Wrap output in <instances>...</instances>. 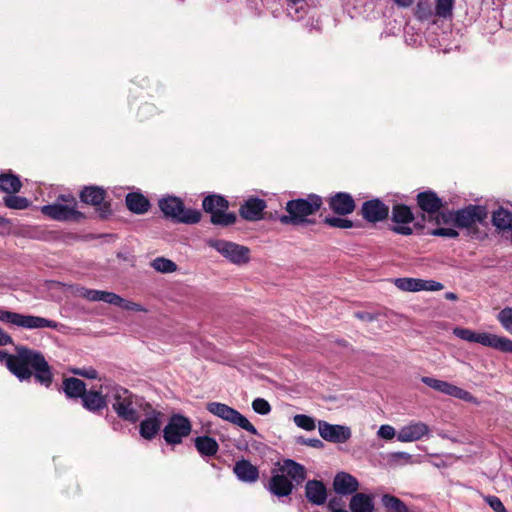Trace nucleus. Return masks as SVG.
<instances>
[{
  "mask_svg": "<svg viewBox=\"0 0 512 512\" xmlns=\"http://www.w3.org/2000/svg\"><path fill=\"white\" fill-rule=\"evenodd\" d=\"M8 369L19 379H28L34 371L35 378L45 386L52 382V373L41 354H0Z\"/></svg>",
  "mask_w": 512,
  "mask_h": 512,
  "instance_id": "nucleus-1",
  "label": "nucleus"
},
{
  "mask_svg": "<svg viewBox=\"0 0 512 512\" xmlns=\"http://www.w3.org/2000/svg\"><path fill=\"white\" fill-rule=\"evenodd\" d=\"M101 390L106 391V396L112 404V408L121 419L135 423L148 408L150 403L142 397L133 395L129 390L118 385L101 386Z\"/></svg>",
  "mask_w": 512,
  "mask_h": 512,
  "instance_id": "nucleus-2",
  "label": "nucleus"
},
{
  "mask_svg": "<svg viewBox=\"0 0 512 512\" xmlns=\"http://www.w3.org/2000/svg\"><path fill=\"white\" fill-rule=\"evenodd\" d=\"M306 479V469L303 465L291 459H286L276 472H273L267 488L277 497H285L292 493L294 484L299 485Z\"/></svg>",
  "mask_w": 512,
  "mask_h": 512,
  "instance_id": "nucleus-3",
  "label": "nucleus"
},
{
  "mask_svg": "<svg viewBox=\"0 0 512 512\" xmlns=\"http://www.w3.org/2000/svg\"><path fill=\"white\" fill-rule=\"evenodd\" d=\"M322 205L321 197L311 194L305 199L290 200L286 203L287 215H281L279 221L282 224L300 225L309 223L307 217L315 214Z\"/></svg>",
  "mask_w": 512,
  "mask_h": 512,
  "instance_id": "nucleus-4",
  "label": "nucleus"
},
{
  "mask_svg": "<svg viewBox=\"0 0 512 512\" xmlns=\"http://www.w3.org/2000/svg\"><path fill=\"white\" fill-rule=\"evenodd\" d=\"M41 212L46 217L60 222L78 221L84 217L77 210V201L72 195H60L55 203L42 206Z\"/></svg>",
  "mask_w": 512,
  "mask_h": 512,
  "instance_id": "nucleus-5",
  "label": "nucleus"
},
{
  "mask_svg": "<svg viewBox=\"0 0 512 512\" xmlns=\"http://www.w3.org/2000/svg\"><path fill=\"white\" fill-rule=\"evenodd\" d=\"M159 208L165 217L179 223L195 224L201 219V213L198 210L186 209L182 200L175 196H168L159 200Z\"/></svg>",
  "mask_w": 512,
  "mask_h": 512,
  "instance_id": "nucleus-6",
  "label": "nucleus"
},
{
  "mask_svg": "<svg viewBox=\"0 0 512 512\" xmlns=\"http://www.w3.org/2000/svg\"><path fill=\"white\" fill-rule=\"evenodd\" d=\"M453 333L460 339L479 343L485 347L501 352H512V340L487 332H474L466 328H455Z\"/></svg>",
  "mask_w": 512,
  "mask_h": 512,
  "instance_id": "nucleus-7",
  "label": "nucleus"
},
{
  "mask_svg": "<svg viewBox=\"0 0 512 512\" xmlns=\"http://www.w3.org/2000/svg\"><path fill=\"white\" fill-rule=\"evenodd\" d=\"M203 208L211 214V222L215 225L229 226L235 223L236 215L227 213L228 201L219 195H210L204 198Z\"/></svg>",
  "mask_w": 512,
  "mask_h": 512,
  "instance_id": "nucleus-8",
  "label": "nucleus"
},
{
  "mask_svg": "<svg viewBox=\"0 0 512 512\" xmlns=\"http://www.w3.org/2000/svg\"><path fill=\"white\" fill-rule=\"evenodd\" d=\"M206 409L213 415L227 421L233 425H236L247 432L257 435L258 431L249 420L234 408L220 402H210L207 404Z\"/></svg>",
  "mask_w": 512,
  "mask_h": 512,
  "instance_id": "nucleus-9",
  "label": "nucleus"
},
{
  "mask_svg": "<svg viewBox=\"0 0 512 512\" xmlns=\"http://www.w3.org/2000/svg\"><path fill=\"white\" fill-rule=\"evenodd\" d=\"M207 244L233 264L244 265L250 260V250L246 246L222 239H210Z\"/></svg>",
  "mask_w": 512,
  "mask_h": 512,
  "instance_id": "nucleus-10",
  "label": "nucleus"
},
{
  "mask_svg": "<svg viewBox=\"0 0 512 512\" xmlns=\"http://www.w3.org/2000/svg\"><path fill=\"white\" fill-rule=\"evenodd\" d=\"M441 218L445 223L453 218L458 227L471 228L477 223H482L487 218V210L483 206L469 205L454 214H441Z\"/></svg>",
  "mask_w": 512,
  "mask_h": 512,
  "instance_id": "nucleus-11",
  "label": "nucleus"
},
{
  "mask_svg": "<svg viewBox=\"0 0 512 512\" xmlns=\"http://www.w3.org/2000/svg\"><path fill=\"white\" fill-rule=\"evenodd\" d=\"M0 320L3 322L11 323L13 325L34 329V328H55L57 323L48 320L46 318L32 316V315H22L15 312L6 311L0 309Z\"/></svg>",
  "mask_w": 512,
  "mask_h": 512,
  "instance_id": "nucleus-12",
  "label": "nucleus"
},
{
  "mask_svg": "<svg viewBox=\"0 0 512 512\" xmlns=\"http://www.w3.org/2000/svg\"><path fill=\"white\" fill-rule=\"evenodd\" d=\"M191 432V423L182 415H173L165 426L164 439L169 444H179Z\"/></svg>",
  "mask_w": 512,
  "mask_h": 512,
  "instance_id": "nucleus-13",
  "label": "nucleus"
},
{
  "mask_svg": "<svg viewBox=\"0 0 512 512\" xmlns=\"http://www.w3.org/2000/svg\"><path fill=\"white\" fill-rule=\"evenodd\" d=\"M421 381L430 388L439 391L443 394L467 401L473 402L475 399L472 394L460 387L450 384L446 381L438 380L432 377H422Z\"/></svg>",
  "mask_w": 512,
  "mask_h": 512,
  "instance_id": "nucleus-14",
  "label": "nucleus"
},
{
  "mask_svg": "<svg viewBox=\"0 0 512 512\" xmlns=\"http://www.w3.org/2000/svg\"><path fill=\"white\" fill-rule=\"evenodd\" d=\"M320 436L329 442L344 443L351 437V430L344 425L330 424L326 421H318Z\"/></svg>",
  "mask_w": 512,
  "mask_h": 512,
  "instance_id": "nucleus-15",
  "label": "nucleus"
},
{
  "mask_svg": "<svg viewBox=\"0 0 512 512\" xmlns=\"http://www.w3.org/2000/svg\"><path fill=\"white\" fill-rule=\"evenodd\" d=\"M142 416L145 419L140 423V435L145 439H152L160 430L163 414L149 405Z\"/></svg>",
  "mask_w": 512,
  "mask_h": 512,
  "instance_id": "nucleus-16",
  "label": "nucleus"
},
{
  "mask_svg": "<svg viewBox=\"0 0 512 512\" xmlns=\"http://www.w3.org/2000/svg\"><path fill=\"white\" fill-rule=\"evenodd\" d=\"M414 217L410 208L406 205L398 204L392 209V220L398 224L393 228V231L401 235L412 234V229L406 224L413 221Z\"/></svg>",
  "mask_w": 512,
  "mask_h": 512,
  "instance_id": "nucleus-17",
  "label": "nucleus"
},
{
  "mask_svg": "<svg viewBox=\"0 0 512 512\" xmlns=\"http://www.w3.org/2000/svg\"><path fill=\"white\" fill-rule=\"evenodd\" d=\"M361 213L365 220L375 223L387 218L389 207L379 199H373L363 203Z\"/></svg>",
  "mask_w": 512,
  "mask_h": 512,
  "instance_id": "nucleus-18",
  "label": "nucleus"
},
{
  "mask_svg": "<svg viewBox=\"0 0 512 512\" xmlns=\"http://www.w3.org/2000/svg\"><path fill=\"white\" fill-rule=\"evenodd\" d=\"M429 427L424 422H410L400 428L397 432V439L400 442H414L428 435Z\"/></svg>",
  "mask_w": 512,
  "mask_h": 512,
  "instance_id": "nucleus-19",
  "label": "nucleus"
},
{
  "mask_svg": "<svg viewBox=\"0 0 512 512\" xmlns=\"http://www.w3.org/2000/svg\"><path fill=\"white\" fill-rule=\"evenodd\" d=\"M266 208L264 200L250 197L240 207L239 212L242 218L248 221H257L262 219V213Z\"/></svg>",
  "mask_w": 512,
  "mask_h": 512,
  "instance_id": "nucleus-20",
  "label": "nucleus"
},
{
  "mask_svg": "<svg viewBox=\"0 0 512 512\" xmlns=\"http://www.w3.org/2000/svg\"><path fill=\"white\" fill-rule=\"evenodd\" d=\"M333 488L337 494L354 495L359 489V482L353 475L346 472H339L334 478Z\"/></svg>",
  "mask_w": 512,
  "mask_h": 512,
  "instance_id": "nucleus-21",
  "label": "nucleus"
},
{
  "mask_svg": "<svg viewBox=\"0 0 512 512\" xmlns=\"http://www.w3.org/2000/svg\"><path fill=\"white\" fill-rule=\"evenodd\" d=\"M417 203L421 210L428 213L430 217L436 215L437 222H440L437 214L442 207V200L434 192L426 191L419 193Z\"/></svg>",
  "mask_w": 512,
  "mask_h": 512,
  "instance_id": "nucleus-22",
  "label": "nucleus"
},
{
  "mask_svg": "<svg viewBox=\"0 0 512 512\" xmlns=\"http://www.w3.org/2000/svg\"><path fill=\"white\" fill-rule=\"evenodd\" d=\"M305 496L313 505H323L327 500L325 485L318 480H309L305 485Z\"/></svg>",
  "mask_w": 512,
  "mask_h": 512,
  "instance_id": "nucleus-23",
  "label": "nucleus"
},
{
  "mask_svg": "<svg viewBox=\"0 0 512 512\" xmlns=\"http://www.w3.org/2000/svg\"><path fill=\"white\" fill-rule=\"evenodd\" d=\"M329 206L335 213L347 215L354 211L355 202L350 194L339 192L330 198Z\"/></svg>",
  "mask_w": 512,
  "mask_h": 512,
  "instance_id": "nucleus-24",
  "label": "nucleus"
},
{
  "mask_svg": "<svg viewBox=\"0 0 512 512\" xmlns=\"http://www.w3.org/2000/svg\"><path fill=\"white\" fill-rule=\"evenodd\" d=\"M233 472L243 482L254 483L259 478V470L250 461L242 459L235 463Z\"/></svg>",
  "mask_w": 512,
  "mask_h": 512,
  "instance_id": "nucleus-25",
  "label": "nucleus"
},
{
  "mask_svg": "<svg viewBox=\"0 0 512 512\" xmlns=\"http://www.w3.org/2000/svg\"><path fill=\"white\" fill-rule=\"evenodd\" d=\"M351 512H373L374 497L370 494L355 493L349 502Z\"/></svg>",
  "mask_w": 512,
  "mask_h": 512,
  "instance_id": "nucleus-26",
  "label": "nucleus"
},
{
  "mask_svg": "<svg viewBox=\"0 0 512 512\" xmlns=\"http://www.w3.org/2000/svg\"><path fill=\"white\" fill-rule=\"evenodd\" d=\"M108 398L106 395L103 396L101 392L98 391H86L85 394L82 396V403L83 406L92 412L98 411L103 409L106 404Z\"/></svg>",
  "mask_w": 512,
  "mask_h": 512,
  "instance_id": "nucleus-27",
  "label": "nucleus"
},
{
  "mask_svg": "<svg viewBox=\"0 0 512 512\" xmlns=\"http://www.w3.org/2000/svg\"><path fill=\"white\" fill-rule=\"evenodd\" d=\"M126 205L130 211L136 214H143L147 212L150 207L148 199L140 193H128L126 196Z\"/></svg>",
  "mask_w": 512,
  "mask_h": 512,
  "instance_id": "nucleus-28",
  "label": "nucleus"
},
{
  "mask_svg": "<svg viewBox=\"0 0 512 512\" xmlns=\"http://www.w3.org/2000/svg\"><path fill=\"white\" fill-rule=\"evenodd\" d=\"M197 451L202 456H214L218 452L219 445L214 438L209 436H199L194 440Z\"/></svg>",
  "mask_w": 512,
  "mask_h": 512,
  "instance_id": "nucleus-29",
  "label": "nucleus"
},
{
  "mask_svg": "<svg viewBox=\"0 0 512 512\" xmlns=\"http://www.w3.org/2000/svg\"><path fill=\"white\" fill-rule=\"evenodd\" d=\"M105 198V191L97 186L84 188L80 193V199L86 204L93 206L100 205Z\"/></svg>",
  "mask_w": 512,
  "mask_h": 512,
  "instance_id": "nucleus-30",
  "label": "nucleus"
},
{
  "mask_svg": "<svg viewBox=\"0 0 512 512\" xmlns=\"http://www.w3.org/2000/svg\"><path fill=\"white\" fill-rule=\"evenodd\" d=\"M63 391L69 398H82L86 392V385L78 378H67L63 381Z\"/></svg>",
  "mask_w": 512,
  "mask_h": 512,
  "instance_id": "nucleus-31",
  "label": "nucleus"
},
{
  "mask_svg": "<svg viewBox=\"0 0 512 512\" xmlns=\"http://www.w3.org/2000/svg\"><path fill=\"white\" fill-rule=\"evenodd\" d=\"M22 183L20 179L12 173H3L0 175V190L7 194H15L20 191Z\"/></svg>",
  "mask_w": 512,
  "mask_h": 512,
  "instance_id": "nucleus-32",
  "label": "nucleus"
},
{
  "mask_svg": "<svg viewBox=\"0 0 512 512\" xmlns=\"http://www.w3.org/2000/svg\"><path fill=\"white\" fill-rule=\"evenodd\" d=\"M492 222L500 230L512 231V212L500 208L493 213Z\"/></svg>",
  "mask_w": 512,
  "mask_h": 512,
  "instance_id": "nucleus-33",
  "label": "nucleus"
},
{
  "mask_svg": "<svg viewBox=\"0 0 512 512\" xmlns=\"http://www.w3.org/2000/svg\"><path fill=\"white\" fill-rule=\"evenodd\" d=\"M381 501L383 506L389 511L408 512V508L405 503L393 495L385 494L382 496Z\"/></svg>",
  "mask_w": 512,
  "mask_h": 512,
  "instance_id": "nucleus-34",
  "label": "nucleus"
},
{
  "mask_svg": "<svg viewBox=\"0 0 512 512\" xmlns=\"http://www.w3.org/2000/svg\"><path fill=\"white\" fill-rule=\"evenodd\" d=\"M395 285L397 288L403 291L416 292L423 290L422 279L397 278L395 280Z\"/></svg>",
  "mask_w": 512,
  "mask_h": 512,
  "instance_id": "nucleus-35",
  "label": "nucleus"
},
{
  "mask_svg": "<svg viewBox=\"0 0 512 512\" xmlns=\"http://www.w3.org/2000/svg\"><path fill=\"white\" fill-rule=\"evenodd\" d=\"M392 315V312H368V311H357L354 313V316L366 323L378 321L382 322L387 320Z\"/></svg>",
  "mask_w": 512,
  "mask_h": 512,
  "instance_id": "nucleus-36",
  "label": "nucleus"
},
{
  "mask_svg": "<svg viewBox=\"0 0 512 512\" xmlns=\"http://www.w3.org/2000/svg\"><path fill=\"white\" fill-rule=\"evenodd\" d=\"M151 267L160 273H173L177 270V264L170 259L157 257L151 262Z\"/></svg>",
  "mask_w": 512,
  "mask_h": 512,
  "instance_id": "nucleus-37",
  "label": "nucleus"
},
{
  "mask_svg": "<svg viewBox=\"0 0 512 512\" xmlns=\"http://www.w3.org/2000/svg\"><path fill=\"white\" fill-rule=\"evenodd\" d=\"M453 8L454 0H435V15L440 18H450Z\"/></svg>",
  "mask_w": 512,
  "mask_h": 512,
  "instance_id": "nucleus-38",
  "label": "nucleus"
},
{
  "mask_svg": "<svg viewBox=\"0 0 512 512\" xmlns=\"http://www.w3.org/2000/svg\"><path fill=\"white\" fill-rule=\"evenodd\" d=\"M3 200L6 207L15 210H24L30 205L27 198L16 195L6 196Z\"/></svg>",
  "mask_w": 512,
  "mask_h": 512,
  "instance_id": "nucleus-39",
  "label": "nucleus"
},
{
  "mask_svg": "<svg viewBox=\"0 0 512 512\" xmlns=\"http://www.w3.org/2000/svg\"><path fill=\"white\" fill-rule=\"evenodd\" d=\"M295 425L306 431H313L316 428V421L311 416L305 414H297L293 417Z\"/></svg>",
  "mask_w": 512,
  "mask_h": 512,
  "instance_id": "nucleus-40",
  "label": "nucleus"
},
{
  "mask_svg": "<svg viewBox=\"0 0 512 512\" xmlns=\"http://www.w3.org/2000/svg\"><path fill=\"white\" fill-rule=\"evenodd\" d=\"M497 320L500 322L502 327L508 331L510 334H512V308L511 307H505L502 309L498 315Z\"/></svg>",
  "mask_w": 512,
  "mask_h": 512,
  "instance_id": "nucleus-41",
  "label": "nucleus"
},
{
  "mask_svg": "<svg viewBox=\"0 0 512 512\" xmlns=\"http://www.w3.org/2000/svg\"><path fill=\"white\" fill-rule=\"evenodd\" d=\"M105 292L106 291L82 288L79 291V295L89 301H93V302L102 301L103 302Z\"/></svg>",
  "mask_w": 512,
  "mask_h": 512,
  "instance_id": "nucleus-42",
  "label": "nucleus"
},
{
  "mask_svg": "<svg viewBox=\"0 0 512 512\" xmlns=\"http://www.w3.org/2000/svg\"><path fill=\"white\" fill-rule=\"evenodd\" d=\"M324 222L325 224L335 228L348 229L353 227L352 221L340 217H326Z\"/></svg>",
  "mask_w": 512,
  "mask_h": 512,
  "instance_id": "nucleus-43",
  "label": "nucleus"
},
{
  "mask_svg": "<svg viewBox=\"0 0 512 512\" xmlns=\"http://www.w3.org/2000/svg\"><path fill=\"white\" fill-rule=\"evenodd\" d=\"M252 408L256 413L260 415H267L271 412L270 404L263 398L254 399L252 402Z\"/></svg>",
  "mask_w": 512,
  "mask_h": 512,
  "instance_id": "nucleus-44",
  "label": "nucleus"
},
{
  "mask_svg": "<svg viewBox=\"0 0 512 512\" xmlns=\"http://www.w3.org/2000/svg\"><path fill=\"white\" fill-rule=\"evenodd\" d=\"M485 502L491 507L494 512H507L501 499L497 496H486Z\"/></svg>",
  "mask_w": 512,
  "mask_h": 512,
  "instance_id": "nucleus-45",
  "label": "nucleus"
},
{
  "mask_svg": "<svg viewBox=\"0 0 512 512\" xmlns=\"http://www.w3.org/2000/svg\"><path fill=\"white\" fill-rule=\"evenodd\" d=\"M377 435L385 440H391L395 436H397L396 430L391 425H381L380 428L377 431Z\"/></svg>",
  "mask_w": 512,
  "mask_h": 512,
  "instance_id": "nucleus-46",
  "label": "nucleus"
},
{
  "mask_svg": "<svg viewBox=\"0 0 512 512\" xmlns=\"http://www.w3.org/2000/svg\"><path fill=\"white\" fill-rule=\"evenodd\" d=\"M118 307H120L124 310H127V311H135V312L145 311V309L140 304H137V303L129 301V300H125L122 297H121L120 303L118 304Z\"/></svg>",
  "mask_w": 512,
  "mask_h": 512,
  "instance_id": "nucleus-47",
  "label": "nucleus"
},
{
  "mask_svg": "<svg viewBox=\"0 0 512 512\" xmlns=\"http://www.w3.org/2000/svg\"><path fill=\"white\" fill-rule=\"evenodd\" d=\"M434 236H441L447 238H455L458 236V232L453 228H437L431 232Z\"/></svg>",
  "mask_w": 512,
  "mask_h": 512,
  "instance_id": "nucleus-48",
  "label": "nucleus"
},
{
  "mask_svg": "<svg viewBox=\"0 0 512 512\" xmlns=\"http://www.w3.org/2000/svg\"><path fill=\"white\" fill-rule=\"evenodd\" d=\"M423 290L426 291H440L444 288L443 284L433 280H422Z\"/></svg>",
  "mask_w": 512,
  "mask_h": 512,
  "instance_id": "nucleus-49",
  "label": "nucleus"
},
{
  "mask_svg": "<svg viewBox=\"0 0 512 512\" xmlns=\"http://www.w3.org/2000/svg\"><path fill=\"white\" fill-rule=\"evenodd\" d=\"M120 301H121V296H119L113 292H107V291L105 292L103 302L114 305V306H118Z\"/></svg>",
  "mask_w": 512,
  "mask_h": 512,
  "instance_id": "nucleus-50",
  "label": "nucleus"
},
{
  "mask_svg": "<svg viewBox=\"0 0 512 512\" xmlns=\"http://www.w3.org/2000/svg\"><path fill=\"white\" fill-rule=\"evenodd\" d=\"M300 443L310 446V447H313V448H317V449H321L324 447V443L320 439H317V438H310V439L301 438Z\"/></svg>",
  "mask_w": 512,
  "mask_h": 512,
  "instance_id": "nucleus-51",
  "label": "nucleus"
},
{
  "mask_svg": "<svg viewBox=\"0 0 512 512\" xmlns=\"http://www.w3.org/2000/svg\"><path fill=\"white\" fill-rule=\"evenodd\" d=\"M74 373L89 379H94L97 377V371L93 368L77 369L74 370Z\"/></svg>",
  "mask_w": 512,
  "mask_h": 512,
  "instance_id": "nucleus-52",
  "label": "nucleus"
},
{
  "mask_svg": "<svg viewBox=\"0 0 512 512\" xmlns=\"http://www.w3.org/2000/svg\"><path fill=\"white\" fill-rule=\"evenodd\" d=\"M391 458L395 461L403 460L408 463L411 461L412 456L407 452H394L391 454Z\"/></svg>",
  "mask_w": 512,
  "mask_h": 512,
  "instance_id": "nucleus-53",
  "label": "nucleus"
},
{
  "mask_svg": "<svg viewBox=\"0 0 512 512\" xmlns=\"http://www.w3.org/2000/svg\"><path fill=\"white\" fill-rule=\"evenodd\" d=\"M432 15H433V12H432V10L429 7L424 9V8H421L420 6H418L417 16H418L419 19L427 20Z\"/></svg>",
  "mask_w": 512,
  "mask_h": 512,
  "instance_id": "nucleus-54",
  "label": "nucleus"
},
{
  "mask_svg": "<svg viewBox=\"0 0 512 512\" xmlns=\"http://www.w3.org/2000/svg\"><path fill=\"white\" fill-rule=\"evenodd\" d=\"M11 342V337L0 328V346H5Z\"/></svg>",
  "mask_w": 512,
  "mask_h": 512,
  "instance_id": "nucleus-55",
  "label": "nucleus"
},
{
  "mask_svg": "<svg viewBox=\"0 0 512 512\" xmlns=\"http://www.w3.org/2000/svg\"><path fill=\"white\" fill-rule=\"evenodd\" d=\"M394 2L400 7H409L413 4L414 0H394Z\"/></svg>",
  "mask_w": 512,
  "mask_h": 512,
  "instance_id": "nucleus-56",
  "label": "nucleus"
},
{
  "mask_svg": "<svg viewBox=\"0 0 512 512\" xmlns=\"http://www.w3.org/2000/svg\"><path fill=\"white\" fill-rule=\"evenodd\" d=\"M445 298L448 299V300H452V301H455L457 300V295L453 292H447L445 294Z\"/></svg>",
  "mask_w": 512,
  "mask_h": 512,
  "instance_id": "nucleus-57",
  "label": "nucleus"
},
{
  "mask_svg": "<svg viewBox=\"0 0 512 512\" xmlns=\"http://www.w3.org/2000/svg\"><path fill=\"white\" fill-rule=\"evenodd\" d=\"M338 348L346 349L348 348V344L345 340H339L337 341Z\"/></svg>",
  "mask_w": 512,
  "mask_h": 512,
  "instance_id": "nucleus-58",
  "label": "nucleus"
},
{
  "mask_svg": "<svg viewBox=\"0 0 512 512\" xmlns=\"http://www.w3.org/2000/svg\"><path fill=\"white\" fill-rule=\"evenodd\" d=\"M16 352L24 353V352H31V351H30V350H28L27 348L20 347V348H17V351H16Z\"/></svg>",
  "mask_w": 512,
  "mask_h": 512,
  "instance_id": "nucleus-59",
  "label": "nucleus"
},
{
  "mask_svg": "<svg viewBox=\"0 0 512 512\" xmlns=\"http://www.w3.org/2000/svg\"><path fill=\"white\" fill-rule=\"evenodd\" d=\"M289 1H290L291 3H293V4H297V3H299L301 0H289Z\"/></svg>",
  "mask_w": 512,
  "mask_h": 512,
  "instance_id": "nucleus-60",
  "label": "nucleus"
},
{
  "mask_svg": "<svg viewBox=\"0 0 512 512\" xmlns=\"http://www.w3.org/2000/svg\"><path fill=\"white\" fill-rule=\"evenodd\" d=\"M4 221L3 217L0 216V224H2Z\"/></svg>",
  "mask_w": 512,
  "mask_h": 512,
  "instance_id": "nucleus-61",
  "label": "nucleus"
}]
</instances>
